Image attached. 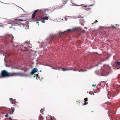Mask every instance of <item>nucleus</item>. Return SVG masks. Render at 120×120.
<instances>
[{
    "instance_id": "obj_1",
    "label": "nucleus",
    "mask_w": 120,
    "mask_h": 120,
    "mask_svg": "<svg viewBox=\"0 0 120 120\" xmlns=\"http://www.w3.org/2000/svg\"><path fill=\"white\" fill-rule=\"evenodd\" d=\"M19 73L18 72H9L6 70L2 71L0 73V78H4L8 76H18L19 75Z\"/></svg>"
},
{
    "instance_id": "obj_2",
    "label": "nucleus",
    "mask_w": 120,
    "mask_h": 120,
    "mask_svg": "<svg viewBox=\"0 0 120 120\" xmlns=\"http://www.w3.org/2000/svg\"><path fill=\"white\" fill-rule=\"evenodd\" d=\"M14 37L11 35H7L4 37V43L6 44H7L9 43H13V40Z\"/></svg>"
},
{
    "instance_id": "obj_3",
    "label": "nucleus",
    "mask_w": 120,
    "mask_h": 120,
    "mask_svg": "<svg viewBox=\"0 0 120 120\" xmlns=\"http://www.w3.org/2000/svg\"><path fill=\"white\" fill-rule=\"evenodd\" d=\"M46 11V10H45L44 9H41L39 10H37L33 14L32 17V19H34L36 13L40 15H42L43 16H44V14Z\"/></svg>"
},
{
    "instance_id": "obj_4",
    "label": "nucleus",
    "mask_w": 120,
    "mask_h": 120,
    "mask_svg": "<svg viewBox=\"0 0 120 120\" xmlns=\"http://www.w3.org/2000/svg\"><path fill=\"white\" fill-rule=\"evenodd\" d=\"M25 21V20L23 19L18 18L15 19L14 21L13 24L15 26H18V25H20V23H21L22 25H23V24H24L25 23H24L22 22L21 23L20 22H23Z\"/></svg>"
},
{
    "instance_id": "obj_5",
    "label": "nucleus",
    "mask_w": 120,
    "mask_h": 120,
    "mask_svg": "<svg viewBox=\"0 0 120 120\" xmlns=\"http://www.w3.org/2000/svg\"><path fill=\"white\" fill-rule=\"evenodd\" d=\"M54 69H56L58 70H59L60 69H61V70L63 71H65L67 70H72V68H71V69L70 68H69L65 69L64 68H62L60 67H57Z\"/></svg>"
},
{
    "instance_id": "obj_6",
    "label": "nucleus",
    "mask_w": 120,
    "mask_h": 120,
    "mask_svg": "<svg viewBox=\"0 0 120 120\" xmlns=\"http://www.w3.org/2000/svg\"><path fill=\"white\" fill-rule=\"evenodd\" d=\"M47 15L48 16H46L45 17H41H41H36V19L37 20H40V19H42L43 20L45 19L46 20H48L49 19V18L48 17H49V16L47 14H46V16H47Z\"/></svg>"
},
{
    "instance_id": "obj_7",
    "label": "nucleus",
    "mask_w": 120,
    "mask_h": 120,
    "mask_svg": "<svg viewBox=\"0 0 120 120\" xmlns=\"http://www.w3.org/2000/svg\"><path fill=\"white\" fill-rule=\"evenodd\" d=\"M38 71V69L36 68H34L31 72V74L33 75Z\"/></svg>"
},
{
    "instance_id": "obj_8",
    "label": "nucleus",
    "mask_w": 120,
    "mask_h": 120,
    "mask_svg": "<svg viewBox=\"0 0 120 120\" xmlns=\"http://www.w3.org/2000/svg\"><path fill=\"white\" fill-rule=\"evenodd\" d=\"M109 114V116L110 117L112 118L114 116V114H112V112H110V111L109 110L108 111Z\"/></svg>"
},
{
    "instance_id": "obj_9",
    "label": "nucleus",
    "mask_w": 120,
    "mask_h": 120,
    "mask_svg": "<svg viewBox=\"0 0 120 120\" xmlns=\"http://www.w3.org/2000/svg\"><path fill=\"white\" fill-rule=\"evenodd\" d=\"M115 64L116 65V66L117 67H119L118 68H117V69H120V62H115Z\"/></svg>"
},
{
    "instance_id": "obj_10",
    "label": "nucleus",
    "mask_w": 120,
    "mask_h": 120,
    "mask_svg": "<svg viewBox=\"0 0 120 120\" xmlns=\"http://www.w3.org/2000/svg\"><path fill=\"white\" fill-rule=\"evenodd\" d=\"M84 7L83 9L85 10L90 9V6L88 5L84 6Z\"/></svg>"
},
{
    "instance_id": "obj_11",
    "label": "nucleus",
    "mask_w": 120,
    "mask_h": 120,
    "mask_svg": "<svg viewBox=\"0 0 120 120\" xmlns=\"http://www.w3.org/2000/svg\"><path fill=\"white\" fill-rule=\"evenodd\" d=\"M51 117V119L52 120H56V119L54 116H49Z\"/></svg>"
},
{
    "instance_id": "obj_12",
    "label": "nucleus",
    "mask_w": 120,
    "mask_h": 120,
    "mask_svg": "<svg viewBox=\"0 0 120 120\" xmlns=\"http://www.w3.org/2000/svg\"><path fill=\"white\" fill-rule=\"evenodd\" d=\"M15 100V99L14 100L12 101L11 103L12 104H16Z\"/></svg>"
},
{
    "instance_id": "obj_13",
    "label": "nucleus",
    "mask_w": 120,
    "mask_h": 120,
    "mask_svg": "<svg viewBox=\"0 0 120 120\" xmlns=\"http://www.w3.org/2000/svg\"><path fill=\"white\" fill-rule=\"evenodd\" d=\"M86 71V70H83L82 69H80L78 70V71L79 72H83L84 71Z\"/></svg>"
},
{
    "instance_id": "obj_14",
    "label": "nucleus",
    "mask_w": 120,
    "mask_h": 120,
    "mask_svg": "<svg viewBox=\"0 0 120 120\" xmlns=\"http://www.w3.org/2000/svg\"><path fill=\"white\" fill-rule=\"evenodd\" d=\"M51 38L53 40V39H55V38L56 37L55 36H52L51 37Z\"/></svg>"
},
{
    "instance_id": "obj_15",
    "label": "nucleus",
    "mask_w": 120,
    "mask_h": 120,
    "mask_svg": "<svg viewBox=\"0 0 120 120\" xmlns=\"http://www.w3.org/2000/svg\"><path fill=\"white\" fill-rule=\"evenodd\" d=\"M90 94H91V95H92L93 94V95H94V93H93L92 92H90L89 93Z\"/></svg>"
},
{
    "instance_id": "obj_16",
    "label": "nucleus",
    "mask_w": 120,
    "mask_h": 120,
    "mask_svg": "<svg viewBox=\"0 0 120 120\" xmlns=\"http://www.w3.org/2000/svg\"><path fill=\"white\" fill-rule=\"evenodd\" d=\"M11 109L12 110V112L13 113L15 110L14 108H11Z\"/></svg>"
},
{
    "instance_id": "obj_17",
    "label": "nucleus",
    "mask_w": 120,
    "mask_h": 120,
    "mask_svg": "<svg viewBox=\"0 0 120 120\" xmlns=\"http://www.w3.org/2000/svg\"><path fill=\"white\" fill-rule=\"evenodd\" d=\"M98 22V21H97V20H96L94 22H93V23H92V24H94V23H96V22Z\"/></svg>"
},
{
    "instance_id": "obj_18",
    "label": "nucleus",
    "mask_w": 120,
    "mask_h": 120,
    "mask_svg": "<svg viewBox=\"0 0 120 120\" xmlns=\"http://www.w3.org/2000/svg\"><path fill=\"white\" fill-rule=\"evenodd\" d=\"M25 43L26 44H28L29 41H26Z\"/></svg>"
},
{
    "instance_id": "obj_19",
    "label": "nucleus",
    "mask_w": 120,
    "mask_h": 120,
    "mask_svg": "<svg viewBox=\"0 0 120 120\" xmlns=\"http://www.w3.org/2000/svg\"><path fill=\"white\" fill-rule=\"evenodd\" d=\"M84 100L85 101H87V98H85Z\"/></svg>"
},
{
    "instance_id": "obj_20",
    "label": "nucleus",
    "mask_w": 120,
    "mask_h": 120,
    "mask_svg": "<svg viewBox=\"0 0 120 120\" xmlns=\"http://www.w3.org/2000/svg\"><path fill=\"white\" fill-rule=\"evenodd\" d=\"M63 33H60L59 34V36H60L61 35H62V34H63Z\"/></svg>"
},
{
    "instance_id": "obj_21",
    "label": "nucleus",
    "mask_w": 120,
    "mask_h": 120,
    "mask_svg": "<svg viewBox=\"0 0 120 120\" xmlns=\"http://www.w3.org/2000/svg\"><path fill=\"white\" fill-rule=\"evenodd\" d=\"M3 55L4 56H6V54L3 51Z\"/></svg>"
},
{
    "instance_id": "obj_22",
    "label": "nucleus",
    "mask_w": 120,
    "mask_h": 120,
    "mask_svg": "<svg viewBox=\"0 0 120 120\" xmlns=\"http://www.w3.org/2000/svg\"><path fill=\"white\" fill-rule=\"evenodd\" d=\"M10 100V101H12L13 100H13L12 98H10L9 99Z\"/></svg>"
},
{
    "instance_id": "obj_23",
    "label": "nucleus",
    "mask_w": 120,
    "mask_h": 120,
    "mask_svg": "<svg viewBox=\"0 0 120 120\" xmlns=\"http://www.w3.org/2000/svg\"><path fill=\"white\" fill-rule=\"evenodd\" d=\"M87 103H88L86 101H85V103L84 104V105H86L87 104Z\"/></svg>"
},
{
    "instance_id": "obj_24",
    "label": "nucleus",
    "mask_w": 120,
    "mask_h": 120,
    "mask_svg": "<svg viewBox=\"0 0 120 120\" xmlns=\"http://www.w3.org/2000/svg\"><path fill=\"white\" fill-rule=\"evenodd\" d=\"M36 76L38 77V78H40V77H39V76H38V74H37L36 75Z\"/></svg>"
},
{
    "instance_id": "obj_25",
    "label": "nucleus",
    "mask_w": 120,
    "mask_h": 120,
    "mask_svg": "<svg viewBox=\"0 0 120 120\" xmlns=\"http://www.w3.org/2000/svg\"><path fill=\"white\" fill-rule=\"evenodd\" d=\"M41 22H42L43 23H44L45 22V21L44 20H42Z\"/></svg>"
},
{
    "instance_id": "obj_26",
    "label": "nucleus",
    "mask_w": 120,
    "mask_h": 120,
    "mask_svg": "<svg viewBox=\"0 0 120 120\" xmlns=\"http://www.w3.org/2000/svg\"><path fill=\"white\" fill-rule=\"evenodd\" d=\"M80 30V28H78V30H78L79 31V32H80L79 31V30Z\"/></svg>"
},
{
    "instance_id": "obj_27",
    "label": "nucleus",
    "mask_w": 120,
    "mask_h": 120,
    "mask_svg": "<svg viewBox=\"0 0 120 120\" xmlns=\"http://www.w3.org/2000/svg\"><path fill=\"white\" fill-rule=\"evenodd\" d=\"M8 116V114H7L5 116L6 117H7Z\"/></svg>"
},
{
    "instance_id": "obj_28",
    "label": "nucleus",
    "mask_w": 120,
    "mask_h": 120,
    "mask_svg": "<svg viewBox=\"0 0 120 120\" xmlns=\"http://www.w3.org/2000/svg\"><path fill=\"white\" fill-rule=\"evenodd\" d=\"M81 6H82V7L83 8H84V6H85V5H81Z\"/></svg>"
},
{
    "instance_id": "obj_29",
    "label": "nucleus",
    "mask_w": 120,
    "mask_h": 120,
    "mask_svg": "<svg viewBox=\"0 0 120 120\" xmlns=\"http://www.w3.org/2000/svg\"><path fill=\"white\" fill-rule=\"evenodd\" d=\"M29 47H30V48H31V47H30V46H27V48H29Z\"/></svg>"
},
{
    "instance_id": "obj_30",
    "label": "nucleus",
    "mask_w": 120,
    "mask_h": 120,
    "mask_svg": "<svg viewBox=\"0 0 120 120\" xmlns=\"http://www.w3.org/2000/svg\"><path fill=\"white\" fill-rule=\"evenodd\" d=\"M43 117L42 116H41L39 118V119L41 118V119H43Z\"/></svg>"
},
{
    "instance_id": "obj_31",
    "label": "nucleus",
    "mask_w": 120,
    "mask_h": 120,
    "mask_svg": "<svg viewBox=\"0 0 120 120\" xmlns=\"http://www.w3.org/2000/svg\"><path fill=\"white\" fill-rule=\"evenodd\" d=\"M41 112H43V109H41Z\"/></svg>"
},
{
    "instance_id": "obj_32",
    "label": "nucleus",
    "mask_w": 120,
    "mask_h": 120,
    "mask_svg": "<svg viewBox=\"0 0 120 120\" xmlns=\"http://www.w3.org/2000/svg\"><path fill=\"white\" fill-rule=\"evenodd\" d=\"M71 30V29H69L67 30V31H70Z\"/></svg>"
},
{
    "instance_id": "obj_33",
    "label": "nucleus",
    "mask_w": 120,
    "mask_h": 120,
    "mask_svg": "<svg viewBox=\"0 0 120 120\" xmlns=\"http://www.w3.org/2000/svg\"><path fill=\"white\" fill-rule=\"evenodd\" d=\"M96 85H92V86H96Z\"/></svg>"
},
{
    "instance_id": "obj_34",
    "label": "nucleus",
    "mask_w": 120,
    "mask_h": 120,
    "mask_svg": "<svg viewBox=\"0 0 120 120\" xmlns=\"http://www.w3.org/2000/svg\"><path fill=\"white\" fill-rule=\"evenodd\" d=\"M12 26H13V25H11V26H10V27H9V28H11L12 27Z\"/></svg>"
},
{
    "instance_id": "obj_35",
    "label": "nucleus",
    "mask_w": 120,
    "mask_h": 120,
    "mask_svg": "<svg viewBox=\"0 0 120 120\" xmlns=\"http://www.w3.org/2000/svg\"><path fill=\"white\" fill-rule=\"evenodd\" d=\"M2 108H4V109H6V107H3Z\"/></svg>"
},
{
    "instance_id": "obj_36",
    "label": "nucleus",
    "mask_w": 120,
    "mask_h": 120,
    "mask_svg": "<svg viewBox=\"0 0 120 120\" xmlns=\"http://www.w3.org/2000/svg\"><path fill=\"white\" fill-rule=\"evenodd\" d=\"M73 70L74 71H77V70H76L74 69Z\"/></svg>"
},
{
    "instance_id": "obj_37",
    "label": "nucleus",
    "mask_w": 120,
    "mask_h": 120,
    "mask_svg": "<svg viewBox=\"0 0 120 120\" xmlns=\"http://www.w3.org/2000/svg\"><path fill=\"white\" fill-rule=\"evenodd\" d=\"M9 119L10 120H11V117H10L9 118Z\"/></svg>"
},
{
    "instance_id": "obj_38",
    "label": "nucleus",
    "mask_w": 120,
    "mask_h": 120,
    "mask_svg": "<svg viewBox=\"0 0 120 120\" xmlns=\"http://www.w3.org/2000/svg\"><path fill=\"white\" fill-rule=\"evenodd\" d=\"M36 23H39V22H38V21H37V22H36Z\"/></svg>"
},
{
    "instance_id": "obj_39",
    "label": "nucleus",
    "mask_w": 120,
    "mask_h": 120,
    "mask_svg": "<svg viewBox=\"0 0 120 120\" xmlns=\"http://www.w3.org/2000/svg\"><path fill=\"white\" fill-rule=\"evenodd\" d=\"M83 32H84L85 31V30H83Z\"/></svg>"
},
{
    "instance_id": "obj_40",
    "label": "nucleus",
    "mask_w": 120,
    "mask_h": 120,
    "mask_svg": "<svg viewBox=\"0 0 120 120\" xmlns=\"http://www.w3.org/2000/svg\"><path fill=\"white\" fill-rule=\"evenodd\" d=\"M35 75H34V78H35Z\"/></svg>"
},
{
    "instance_id": "obj_41",
    "label": "nucleus",
    "mask_w": 120,
    "mask_h": 120,
    "mask_svg": "<svg viewBox=\"0 0 120 120\" xmlns=\"http://www.w3.org/2000/svg\"><path fill=\"white\" fill-rule=\"evenodd\" d=\"M13 120L12 119H11V120Z\"/></svg>"
},
{
    "instance_id": "obj_42",
    "label": "nucleus",
    "mask_w": 120,
    "mask_h": 120,
    "mask_svg": "<svg viewBox=\"0 0 120 120\" xmlns=\"http://www.w3.org/2000/svg\"><path fill=\"white\" fill-rule=\"evenodd\" d=\"M24 48H26V47H25L24 46Z\"/></svg>"
},
{
    "instance_id": "obj_43",
    "label": "nucleus",
    "mask_w": 120,
    "mask_h": 120,
    "mask_svg": "<svg viewBox=\"0 0 120 120\" xmlns=\"http://www.w3.org/2000/svg\"><path fill=\"white\" fill-rule=\"evenodd\" d=\"M81 25H83V24H81Z\"/></svg>"
},
{
    "instance_id": "obj_44",
    "label": "nucleus",
    "mask_w": 120,
    "mask_h": 120,
    "mask_svg": "<svg viewBox=\"0 0 120 120\" xmlns=\"http://www.w3.org/2000/svg\"><path fill=\"white\" fill-rule=\"evenodd\" d=\"M16 105V104H15V105Z\"/></svg>"
},
{
    "instance_id": "obj_45",
    "label": "nucleus",
    "mask_w": 120,
    "mask_h": 120,
    "mask_svg": "<svg viewBox=\"0 0 120 120\" xmlns=\"http://www.w3.org/2000/svg\"><path fill=\"white\" fill-rule=\"evenodd\" d=\"M41 70L40 71V72H41Z\"/></svg>"
},
{
    "instance_id": "obj_46",
    "label": "nucleus",
    "mask_w": 120,
    "mask_h": 120,
    "mask_svg": "<svg viewBox=\"0 0 120 120\" xmlns=\"http://www.w3.org/2000/svg\"><path fill=\"white\" fill-rule=\"evenodd\" d=\"M92 112H93V111H92Z\"/></svg>"
},
{
    "instance_id": "obj_47",
    "label": "nucleus",
    "mask_w": 120,
    "mask_h": 120,
    "mask_svg": "<svg viewBox=\"0 0 120 120\" xmlns=\"http://www.w3.org/2000/svg\"><path fill=\"white\" fill-rule=\"evenodd\" d=\"M112 27H113V26H112Z\"/></svg>"
}]
</instances>
